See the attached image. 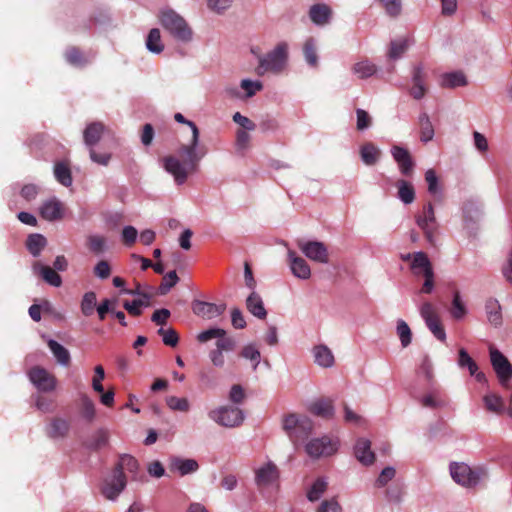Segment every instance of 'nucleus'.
Masks as SVG:
<instances>
[{
    "label": "nucleus",
    "instance_id": "28",
    "mask_svg": "<svg viewBox=\"0 0 512 512\" xmlns=\"http://www.w3.org/2000/svg\"><path fill=\"white\" fill-rule=\"evenodd\" d=\"M246 308L252 315L259 319H265L267 317V311L264 307L263 300L255 291H252L247 297Z\"/></svg>",
    "mask_w": 512,
    "mask_h": 512
},
{
    "label": "nucleus",
    "instance_id": "34",
    "mask_svg": "<svg viewBox=\"0 0 512 512\" xmlns=\"http://www.w3.org/2000/svg\"><path fill=\"white\" fill-rule=\"evenodd\" d=\"M419 127H420V140L423 143H428L434 137V127L426 112L419 115Z\"/></svg>",
    "mask_w": 512,
    "mask_h": 512
},
{
    "label": "nucleus",
    "instance_id": "8",
    "mask_svg": "<svg viewBox=\"0 0 512 512\" xmlns=\"http://www.w3.org/2000/svg\"><path fill=\"white\" fill-rule=\"evenodd\" d=\"M211 419L224 427H236L244 421V413L238 407L222 406L209 413Z\"/></svg>",
    "mask_w": 512,
    "mask_h": 512
},
{
    "label": "nucleus",
    "instance_id": "40",
    "mask_svg": "<svg viewBox=\"0 0 512 512\" xmlns=\"http://www.w3.org/2000/svg\"><path fill=\"white\" fill-rule=\"evenodd\" d=\"M109 443V433L105 429H99L96 431L93 438L85 443L86 448L98 451L101 448L107 446Z\"/></svg>",
    "mask_w": 512,
    "mask_h": 512
},
{
    "label": "nucleus",
    "instance_id": "15",
    "mask_svg": "<svg viewBox=\"0 0 512 512\" xmlns=\"http://www.w3.org/2000/svg\"><path fill=\"white\" fill-rule=\"evenodd\" d=\"M126 485V477L117 475L115 471L112 470L111 478H106L101 483L100 492L106 499L113 501L125 489Z\"/></svg>",
    "mask_w": 512,
    "mask_h": 512
},
{
    "label": "nucleus",
    "instance_id": "53",
    "mask_svg": "<svg viewBox=\"0 0 512 512\" xmlns=\"http://www.w3.org/2000/svg\"><path fill=\"white\" fill-rule=\"evenodd\" d=\"M158 334L162 337V341L165 345L170 346V347L177 346V344L179 342V335L175 329H173V328L164 329L161 327L158 330Z\"/></svg>",
    "mask_w": 512,
    "mask_h": 512
},
{
    "label": "nucleus",
    "instance_id": "47",
    "mask_svg": "<svg viewBox=\"0 0 512 512\" xmlns=\"http://www.w3.org/2000/svg\"><path fill=\"white\" fill-rule=\"evenodd\" d=\"M97 304V296L93 291L86 292L81 301V312L84 316L89 317L93 315Z\"/></svg>",
    "mask_w": 512,
    "mask_h": 512
},
{
    "label": "nucleus",
    "instance_id": "36",
    "mask_svg": "<svg viewBox=\"0 0 512 512\" xmlns=\"http://www.w3.org/2000/svg\"><path fill=\"white\" fill-rule=\"evenodd\" d=\"M54 175L57 181L65 187H69L72 182V173L66 162H57L54 166Z\"/></svg>",
    "mask_w": 512,
    "mask_h": 512
},
{
    "label": "nucleus",
    "instance_id": "26",
    "mask_svg": "<svg viewBox=\"0 0 512 512\" xmlns=\"http://www.w3.org/2000/svg\"><path fill=\"white\" fill-rule=\"evenodd\" d=\"M34 272L39 274L45 282L54 287L62 285V278L54 268L35 262L33 265Z\"/></svg>",
    "mask_w": 512,
    "mask_h": 512
},
{
    "label": "nucleus",
    "instance_id": "45",
    "mask_svg": "<svg viewBox=\"0 0 512 512\" xmlns=\"http://www.w3.org/2000/svg\"><path fill=\"white\" fill-rule=\"evenodd\" d=\"M303 53L306 62L311 67H317L318 66V55L316 51V44L314 38L310 37L308 38L303 46Z\"/></svg>",
    "mask_w": 512,
    "mask_h": 512
},
{
    "label": "nucleus",
    "instance_id": "63",
    "mask_svg": "<svg viewBox=\"0 0 512 512\" xmlns=\"http://www.w3.org/2000/svg\"><path fill=\"white\" fill-rule=\"evenodd\" d=\"M241 88L246 91L247 97H252L257 91L262 90L263 85L259 81H251L249 79H243L240 84Z\"/></svg>",
    "mask_w": 512,
    "mask_h": 512
},
{
    "label": "nucleus",
    "instance_id": "20",
    "mask_svg": "<svg viewBox=\"0 0 512 512\" xmlns=\"http://www.w3.org/2000/svg\"><path fill=\"white\" fill-rule=\"evenodd\" d=\"M309 18L317 26L327 25L332 18V9L325 3H317L310 7Z\"/></svg>",
    "mask_w": 512,
    "mask_h": 512
},
{
    "label": "nucleus",
    "instance_id": "5",
    "mask_svg": "<svg viewBox=\"0 0 512 512\" xmlns=\"http://www.w3.org/2000/svg\"><path fill=\"white\" fill-rule=\"evenodd\" d=\"M160 23L175 39L181 42L192 40L193 32L186 20L172 9L161 12Z\"/></svg>",
    "mask_w": 512,
    "mask_h": 512
},
{
    "label": "nucleus",
    "instance_id": "27",
    "mask_svg": "<svg viewBox=\"0 0 512 512\" xmlns=\"http://www.w3.org/2000/svg\"><path fill=\"white\" fill-rule=\"evenodd\" d=\"M170 470H177L181 476L196 472L199 468L198 462L194 459H182L173 457L170 460Z\"/></svg>",
    "mask_w": 512,
    "mask_h": 512
},
{
    "label": "nucleus",
    "instance_id": "13",
    "mask_svg": "<svg viewBox=\"0 0 512 512\" xmlns=\"http://www.w3.org/2000/svg\"><path fill=\"white\" fill-rule=\"evenodd\" d=\"M305 450L307 454L313 458L330 456L337 451V443L332 441L329 437L324 436L309 441L305 446Z\"/></svg>",
    "mask_w": 512,
    "mask_h": 512
},
{
    "label": "nucleus",
    "instance_id": "18",
    "mask_svg": "<svg viewBox=\"0 0 512 512\" xmlns=\"http://www.w3.org/2000/svg\"><path fill=\"white\" fill-rule=\"evenodd\" d=\"M70 422L62 417H53L46 426V435L51 439H64L70 432Z\"/></svg>",
    "mask_w": 512,
    "mask_h": 512
},
{
    "label": "nucleus",
    "instance_id": "30",
    "mask_svg": "<svg viewBox=\"0 0 512 512\" xmlns=\"http://www.w3.org/2000/svg\"><path fill=\"white\" fill-rule=\"evenodd\" d=\"M397 196L404 204H411L415 200V189L411 182L398 179L395 183Z\"/></svg>",
    "mask_w": 512,
    "mask_h": 512
},
{
    "label": "nucleus",
    "instance_id": "10",
    "mask_svg": "<svg viewBox=\"0 0 512 512\" xmlns=\"http://www.w3.org/2000/svg\"><path fill=\"white\" fill-rule=\"evenodd\" d=\"M490 361L499 382L506 386L512 379V364L502 352L493 347H490Z\"/></svg>",
    "mask_w": 512,
    "mask_h": 512
},
{
    "label": "nucleus",
    "instance_id": "9",
    "mask_svg": "<svg viewBox=\"0 0 512 512\" xmlns=\"http://www.w3.org/2000/svg\"><path fill=\"white\" fill-rule=\"evenodd\" d=\"M420 315L424 319L428 329L441 342H445L446 333L439 315L432 303L426 301L420 307Z\"/></svg>",
    "mask_w": 512,
    "mask_h": 512
},
{
    "label": "nucleus",
    "instance_id": "7",
    "mask_svg": "<svg viewBox=\"0 0 512 512\" xmlns=\"http://www.w3.org/2000/svg\"><path fill=\"white\" fill-rule=\"evenodd\" d=\"M415 221L417 226L423 231L426 240L434 246L438 233V223L431 202L426 203L423 206L422 212L415 215Z\"/></svg>",
    "mask_w": 512,
    "mask_h": 512
},
{
    "label": "nucleus",
    "instance_id": "54",
    "mask_svg": "<svg viewBox=\"0 0 512 512\" xmlns=\"http://www.w3.org/2000/svg\"><path fill=\"white\" fill-rule=\"evenodd\" d=\"M167 406L174 411L186 412L189 410V402L186 398L168 396L166 398Z\"/></svg>",
    "mask_w": 512,
    "mask_h": 512
},
{
    "label": "nucleus",
    "instance_id": "48",
    "mask_svg": "<svg viewBox=\"0 0 512 512\" xmlns=\"http://www.w3.org/2000/svg\"><path fill=\"white\" fill-rule=\"evenodd\" d=\"M483 401L485 408L490 412L502 413L504 410L503 400L496 394L485 395Z\"/></svg>",
    "mask_w": 512,
    "mask_h": 512
},
{
    "label": "nucleus",
    "instance_id": "22",
    "mask_svg": "<svg viewBox=\"0 0 512 512\" xmlns=\"http://www.w3.org/2000/svg\"><path fill=\"white\" fill-rule=\"evenodd\" d=\"M355 457L363 465L368 466L374 463L375 454L371 450V442L368 439L360 438L354 447Z\"/></svg>",
    "mask_w": 512,
    "mask_h": 512
},
{
    "label": "nucleus",
    "instance_id": "2",
    "mask_svg": "<svg viewBox=\"0 0 512 512\" xmlns=\"http://www.w3.org/2000/svg\"><path fill=\"white\" fill-rule=\"evenodd\" d=\"M449 471L452 479L465 488L476 487L488 477V471L484 466L471 467L464 462H451Z\"/></svg>",
    "mask_w": 512,
    "mask_h": 512
},
{
    "label": "nucleus",
    "instance_id": "49",
    "mask_svg": "<svg viewBox=\"0 0 512 512\" xmlns=\"http://www.w3.org/2000/svg\"><path fill=\"white\" fill-rule=\"evenodd\" d=\"M179 281V277L175 270L168 272L162 279L160 286L158 287L157 293L159 295H166L172 287H174Z\"/></svg>",
    "mask_w": 512,
    "mask_h": 512
},
{
    "label": "nucleus",
    "instance_id": "11",
    "mask_svg": "<svg viewBox=\"0 0 512 512\" xmlns=\"http://www.w3.org/2000/svg\"><path fill=\"white\" fill-rule=\"evenodd\" d=\"M28 376L32 384L40 392L48 393L56 389V377L41 366L32 367L28 372Z\"/></svg>",
    "mask_w": 512,
    "mask_h": 512
},
{
    "label": "nucleus",
    "instance_id": "52",
    "mask_svg": "<svg viewBox=\"0 0 512 512\" xmlns=\"http://www.w3.org/2000/svg\"><path fill=\"white\" fill-rule=\"evenodd\" d=\"M397 334L400 338L401 345L407 347L410 345L412 340V332L408 324L404 320H398L397 322Z\"/></svg>",
    "mask_w": 512,
    "mask_h": 512
},
{
    "label": "nucleus",
    "instance_id": "17",
    "mask_svg": "<svg viewBox=\"0 0 512 512\" xmlns=\"http://www.w3.org/2000/svg\"><path fill=\"white\" fill-rule=\"evenodd\" d=\"M226 310V304H215L210 302H205L201 300H194L192 302V311L195 315L206 318V319H212L217 316H220L224 313Z\"/></svg>",
    "mask_w": 512,
    "mask_h": 512
},
{
    "label": "nucleus",
    "instance_id": "51",
    "mask_svg": "<svg viewBox=\"0 0 512 512\" xmlns=\"http://www.w3.org/2000/svg\"><path fill=\"white\" fill-rule=\"evenodd\" d=\"M150 306V302L144 301L142 299H135L133 301L125 300L123 303L124 309L134 317H138L142 314L141 307Z\"/></svg>",
    "mask_w": 512,
    "mask_h": 512
},
{
    "label": "nucleus",
    "instance_id": "56",
    "mask_svg": "<svg viewBox=\"0 0 512 512\" xmlns=\"http://www.w3.org/2000/svg\"><path fill=\"white\" fill-rule=\"evenodd\" d=\"M105 378V371L102 365H97L94 368V376L92 379V388L97 393H102L104 391V387L102 385V380Z\"/></svg>",
    "mask_w": 512,
    "mask_h": 512
},
{
    "label": "nucleus",
    "instance_id": "58",
    "mask_svg": "<svg viewBox=\"0 0 512 512\" xmlns=\"http://www.w3.org/2000/svg\"><path fill=\"white\" fill-rule=\"evenodd\" d=\"M226 334V331L222 328H210L199 333L197 340L201 343H205L213 338L218 339L220 336H225Z\"/></svg>",
    "mask_w": 512,
    "mask_h": 512
},
{
    "label": "nucleus",
    "instance_id": "38",
    "mask_svg": "<svg viewBox=\"0 0 512 512\" xmlns=\"http://www.w3.org/2000/svg\"><path fill=\"white\" fill-rule=\"evenodd\" d=\"M488 320L494 326H500L502 323L501 307L496 299H489L485 305Z\"/></svg>",
    "mask_w": 512,
    "mask_h": 512
},
{
    "label": "nucleus",
    "instance_id": "41",
    "mask_svg": "<svg viewBox=\"0 0 512 512\" xmlns=\"http://www.w3.org/2000/svg\"><path fill=\"white\" fill-rule=\"evenodd\" d=\"M328 482L324 477L317 478L307 492V498L311 502L318 501L321 496L326 492Z\"/></svg>",
    "mask_w": 512,
    "mask_h": 512
},
{
    "label": "nucleus",
    "instance_id": "44",
    "mask_svg": "<svg viewBox=\"0 0 512 512\" xmlns=\"http://www.w3.org/2000/svg\"><path fill=\"white\" fill-rule=\"evenodd\" d=\"M450 314L456 320L462 319L467 314V308L465 303L462 301L460 292L458 290H455L453 293Z\"/></svg>",
    "mask_w": 512,
    "mask_h": 512
},
{
    "label": "nucleus",
    "instance_id": "62",
    "mask_svg": "<svg viewBox=\"0 0 512 512\" xmlns=\"http://www.w3.org/2000/svg\"><path fill=\"white\" fill-rule=\"evenodd\" d=\"M387 14L396 17L401 13V0H380Z\"/></svg>",
    "mask_w": 512,
    "mask_h": 512
},
{
    "label": "nucleus",
    "instance_id": "21",
    "mask_svg": "<svg viewBox=\"0 0 512 512\" xmlns=\"http://www.w3.org/2000/svg\"><path fill=\"white\" fill-rule=\"evenodd\" d=\"M290 269L293 275L300 279H308L311 276V269L307 261L296 255L294 251L288 252Z\"/></svg>",
    "mask_w": 512,
    "mask_h": 512
},
{
    "label": "nucleus",
    "instance_id": "1",
    "mask_svg": "<svg viewBox=\"0 0 512 512\" xmlns=\"http://www.w3.org/2000/svg\"><path fill=\"white\" fill-rule=\"evenodd\" d=\"M175 121L181 124H186L191 128L192 139L189 144H182L178 148V155L183 158V161L175 155H168L163 158L164 169L174 177L178 185L184 184L190 174L198 171L199 161L205 156L206 149L199 148L200 131L197 125L186 119L181 113L174 115Z\"/></svg>",
    "mask_w": 512,
    "mask_h": 512
},
{
    "label": "nucleus",
    "instance_id": "4",
    "mask_svg": "<svg viewBox=\"0 0 512 512\" xmlns=\"http://www.w3.org/2000/svg\"><path fill=\"white\" fill-rule=\"evenodd\" d=\"M282 427L294 445H298L311 435L313 422L307 416L290 413L284 417Z\"/></svg>",
    "mask_w": 512,
    "mask_h": 512
},
{
    "label": "nucleus",
    "instance_id": "3",
    "mask_svg": "<svg viewBox=\"0 0 512 512\" xmlns=\"http://www.w3.org/2000/svg\"><path fill=\"white\" fill-rule=\"evenodd\" d=\"M259 64L256 67V73L259 76L266 72L278 74L282 72L288 60V44L286 42L278 43L275 48L265 56L258 55Z\"/></svg>",
    "mask_w": 512,
    "mask_h": 512
},
{
    "label": "nucleus",
    "instance_id": "14",
    "mask_svg": "<svg viewBox=\"0 0 512 512\" xmlns=\"http://www.w3.org/2000/svg\"><path fill=\"white\" fill-rule=\"evenodd\" d=\"M391 154L395 162L398 164L401 175L411 177L414 173L415 162L407 148L399 145H393Z\"/></svg>",
    "mask_w": 512,
    "mask_h": 512
},
{
    "label": "nucleus",
    "instance_id": "64",
    "mask_svg": "<svg viewBox=\"0 0 512 512\" xmlns=\"http://www.w3.org/2000/svg\"><path fill=\"white\" fill-rule=\"evenodd\" d=\"M395 474H396V470L393 467H391V466L385 467L381 471L379 477L376 480V486L384 487L385 485H387V483L389 481H391L395 477Z\"/></svg>",
    "mask_w": 512,
    "mask_h": 512
},
{
    "label": "nucleus",
    "instance_id": "59",
    "mask_svg": "<svg viewBox=\"0 0 512 512\" xmlns=\"http://www.w3.org/2000/svg\"><path fill=\"white\" fill-rule=\"evenodd\" d=\"M116 299H104L97 307V313L100 320H104L108 313L114 312Z\"/></svg>",
    "mask_w": 512,
    "mask_h": 512
},
{
    "label": "nucleus",
    "instance_id": "43",
    "mask_svg": "<svg viewBox=\"0 0 512 512\" xmlns=\"http://www.w3.org/2000/svg\"><path fill=\"white\" fill-rule=\"evenodd\" d=\"M86 246L91 253L100 255L107 249L106 238L102 235H89L86 239Z\"/></svg>",
    "mask_w": 512,
    "mask_h": 512
},
{
    "label": "nucleus",
    "instance_id": "16",
    "mask_svg": "<svg viewBox=\"0 0 512 512\" xmlns=\"http://www.w3.org/2000/svg\"><path fill=\"white\" fill-rule=\"evenodd\" d=\"M280 477V471L273 462H268L256 470L255 482L259 488L268 487L277 483Z\"/></svg>",
    "mask_w": 512,
    "mask_h": 512
},
{
    "label": "nucleus",
    "instance_id": "25",
    "mask_svg": "<svg viewBox=\"0 0 512 512\" xmlns=\"http://www.w3.org/2000/svg\"><path fill=\"white\" fill-rule=\"evenodd\" d=\"M124 469H126L128 472L134 474L136 477V474L139 469V463L135 457H133L130 454H122L119 456L118 462L114 465L113 470L117 475H120L122 477H126L124 473Z\"/></svg>",
    "mask_w": 512,
    "mask_h": 512
},
{
    "label": "nucleus",
    "instance_id": "31",
    "mask_svg": "<svg viewBox=\"0 0 512 512\" xmlns=\"http://www.w3.org/2000/svg\"><path fill=\"white\" fill-rule=\"evenodd\" d=\"M64 57L70 65L78 68H82L89 63L88 58L77 46L68 47L64 53Z\"/></svg>",
    "mask_w": 512,
    "mask_h": 512
},
{
    "label": "nucleus",
    "instance_id": "24",
    "mask_svg": "<svg viewBox=\"0 0 512 512\" xmlns=\"http://www.w3.org/2000/svg\"><path fill=\"white\" fill-rule=\"evenodd\" d=\"M309 411L323 419H331L335 414L333 400L329 398L318 399L310 405Z\"/></svg>",
    "mask_w": 512,
    "mask_h": 512
},
{
    "label": "nucleus",
    "instance_id": "39",
    "mask_svg": "<svg viewBox=\"0 0 512 512\" xmlns=\"http://www.w3.org/2000/svg\"><path fill=\"white\" fill-rule=\"evenodd\" d=\"M80 402H81V409H80L81 416L87 422H89V423L93 422L96 417V409H95L94 402L85 393L80 395Z\"/></svg>",
    "mask_w": 512,
    "mask_h": 512
},
{
    "label": "nucleus",
    "instance_id": "19",
    "mask_svg": "<svg viewBox=\"0 0 512 512\" xmlns=\"http://www.w3.org/2000/svg\"><path fill=\"white\" fill-rule=\"evenodd\" d=\"M40 216L47 221H58L63 218V204L56 198L45 201L40 207Z\"/></svg>",
    "mask_w": 512,
    "mask_h": 512
},
{
    "label": "nucleus",
    "instance_id": "50",
    "mask_svg": "<svg viewBox=\"0 0 512 512\" xmlns=\"http://www.w3.org/2000/svg\"><path fill=\"white\" fill-rule=\"evenodd\" d=\"M407 49H408L407 39L393 40L390 42V49L388 52V57L393 60L399 59L405 53V51Z\"/></svg>",
    "mask_w": 512,
    "mask_h": 512
},
{
    "label": "nucleus",
    "instance_id": "55",
    "mask_svg": "<svg viewBox=\"0 0 512 512\" xmlns=\"http://www.w3.org/2000/svg\"><path fill=\"white\" fill-rule=\"evenodd\" d=\"M425 180L428 184V192L437 197L440 193V188L436 172L433 169L427 170L425 173Z\"/></svg>",
    "mask_w": 512,
    "mask_h": 512
},
{
    "label": "nucleus",
    "instance_id": "12",
    "mask_svg": "<svg viewBox=\"0 0 512 512\" xmlns=\"http://www.w3.org/2000/svg\"><path fill=\"white\" fill-rule=\"evenodd\" d=\"M297 245L302 253L310 260L323 264L329 262V252L323 242L299 240Z\"/></svg>",
    "mask_w": 512,
    "mask_h": 512
},
{
    "label": "nucleus",
    "instance_id": "35",
    "mask_svg": "<svg viewBox=\"0 0 512 512\" xmlns=\"http://www.w3.org/2000/svg\"><path fill=\"white\" fill-rule=\"evenodd\" d=\"M315 362L322 367H331L334 364V356L331 350L325 345L314 347Z\"/></svg>",
    "mask_w": 512,
    "mask_h": 512
},
{
    "label": "nucleus",
    "instance_id": "33",
    "mask_svg": "<svg viewBox=\"0 0 512 512\" xmlns=\"http://www.w3.org/2000/svg\"><path fill=\"white\" fill-rule=\"evenodd\" d=\"M47 345L59 364L63 366L71 364L70 353L63 345L53 339L48 340Z\"/></svg>",
    "mask_w": 512,
    "mask_h": 512
},
{
    "label": "nucleus",
    "instance_id": "6",
    "mask_svg": "<svg viewBox=\"0 0 512 512\" xmlns=\"http://www.w3.org/2000/svg\"><path fill=\"white\" fill-rule=\"evenodd\" d=\"M410 269L414 276L424 277L419 293L431 294L435 286V274L427 254L422 251L414 252V259L410 263Z\"/></svg>",
    "mask_w": 512,
    "mask_h": 512
},
{
    "label": "nucleus",
    "instance_id": "46",
    "mask_svg": "<svg viewBox=\"0 0 512 512\" xmlns=\"http://www.w3.org/2000/svg\"><path fill=\"white\" fill-rule=\"evenodd\" d=\"M352 71L358 75L360 79H366L374 75L377 71V68L374 64L370 63L368 60L357 62L353 65Z\"/></svg>",
    "mask_w": 512,
    "mask_h": 512
},
{
    "label": "nucleus",
    "instance_id": "32",
    "mask_svg": "<svg viewBox=\"0 0 512 512\" xmlns=\"http://www.w3.org/2000/svg\"><path fill=\"white\" fill-rule=\"evenodd\" d=\"M360 156L366 165L373 166L378 162L381 151L372 142H367L361 146Z\"/></svg>",
    "mask_w": 512,
    "mask_h": 512
},
{
    "label": "nucleus",
    "instance_id": "42",
    "mask_svg": "<svg viewBox=\"0 0 512 512\" xmlns=\"http://www.w3.org/2000/svg\"><path fill=\"white\" fill-rule=\"evenodd\" d=\"M146 47L150 52L156 54H159L164 50L160 30L158 28H153L149 31L146 39Z\"/></svg>",
    "mask_w": 512,
    "mask_h": 512
},
{
    "label": "nucleus",
    "instance_id": "23",
    "mask_svg": "<svg viewBox=\"0 0 512 512\" xmlns=\"http://www.w3.org/2000/svg\"><path fill=\"white\" fill-rule=\"evenodd\" d=\"M105 126L102 122H92L87 125L83 132L84 143L91 149L93 148L102 138Z\"/></svg>",
    "mask_w": 512,
    "mask_h": 512
},
{
    "label": "nucleus",
    "instance_id": "60",
    "mask_svg": "<svg viewBox=\"0 0 512 512\" xmlns=\"http://www.w3.org/2000/svg\"><path fill=\"white\" fill-rule=\"evenodd\" d=\"M404 494V487L400 484H395L387 488L386 497L388 501L399 503Z\"/></svg>",
    "mask_w": 512,
    "mask_h": 512
},
{
    "label": "nucleus",
    "instance_id": "61",
    "mask_svg": "<svg viewBox=\"0 0 512 512\" xmlns=\"http://www.w3.org/2000/svg\"><path fill=\"white\" fill-rule=\"evenodd\" d=\"M241 356L250 359L251 361H254L255 364L253 366L254 370L257 368L259 362H260V352L259 350L253 346V345H247L245 346L241 351Z\"/></svg>",
    "mask_w": 512,
    "mask_h": 512
},
{
    "label": "nucleus",
    "instance_id": "57",
    "mask_svg": "<svg viewBox=\"0 0 512 512\" xmlns=\"http://www.w3.org/2000/svg\"><path fill=\"white\" fill-rule=\"evenodd\" d=\"M94 275L101 279L105 280L111 275V266L107 260H100L93 268Z\"/></svg>",
    "mask_w": 512,
    "mask_h": 512
},
{
    "label": "nucleus",
    "instance_id": "37",
    "mask_svg": "<svg viewBox=\"0 0 512 512\" xmlns=\"http://www.w3.org/2000/svg\"><path fill=\"white\" fill-rule=\"evenodd\" d=\"M46 244V238L43 235L37 233L30 234L26 240V247L34 257L40 255Z\"/></svg>",
    "mask_w": 512,
    "mask_h": 512
},
{
    "label": "nucleus",
    "instance_id": "29",
    "mask_svg": "<svg viewBox=\"0 0 512 512\" xmlns=\"http://www.w3.org/2000/svg\"><path fill=\"white\" fill-rule=\"evenodd\" d=\"M468 84L467 78L462 71H454L442 75L441 87L443 88H457L464 87Z\"/></svg>",
    "mask_w": 512,
    "mask_h": 512
}]
</instances>
